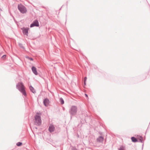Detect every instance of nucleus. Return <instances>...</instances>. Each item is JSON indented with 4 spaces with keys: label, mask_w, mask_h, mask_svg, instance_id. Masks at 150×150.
I'll use <instances>...</instances> for the list:
<instances>
[{
    "label": "nucleus",
    "mask_w": 150,
    "mask_h": 150,
    "mask_svg": "<svg viewBox=\"0 0 150 150\" xmlns=\"http://www.w3.org/2000/svg\"><path fill=\"white\" fill-rule=\"evenodd\" d=\"M40 115V114L37 113L35 116V119L34 120V123L35 125L38 126H39L41 125L42 121Z\"/></svg>",
    "instance_id": "obj_1"
},
{
    "label": "nucleus",
    "mask_w": 150,
    "mask_h": 150,
    "mask_svg": "<svg viewBox=\"0 0 150 150\" xmlns=\"http://www.w3.org/2000/svg\"><path fill=\"white\" fill-rule=\"evenodd\" d=\"M16 88L23 95L25 96H26V93L24 89V85L22 83H19L17 84Z\"/></svg>",
    "instance_id": "obj_2"
},
{
    "label": "nucleus",
    "mask_w": 150,
    "mask_h": 150,
    "mask_svg": "<svg viewBox=\"0 0 150 150\" xmlns=\"http://www.w3.org/2000/svg\"><path fill=\"white\" fill-rule=\"evenodd\" d=\"M77 108L76 106H72L69 111V112L70 115H75L77 113Z\"/></svg>",
    "instance_id": "obj_3"
},
{
    "label": "nucleus",
    "mask_w": 150,
    "mask_h": 150,
    "mask_svg": "<svg viewBox=\"0 0 150 150\" xmlns=\"http://www.w3.org/2000/svg\"><path fill=\"white\" fill-rule=\"evenodd\" d=\"M18 8L22 13H24L26 12L27 10L26 8L21 4L18 5Z\"/></svg>",
    "instance_id": "obj_4"
},
{
    "label": "nucleus",
    "mask_w": 150,
    "mask_h": 150,
    "mask_svg": "<svg viewBox=\"0 0 150 150\" xmlns=\"http://www.w3.org/2000/svg\"><path fill=\"white\" fill-rule=\"evenodd\" d=\"M21 29L23 30V33L24 35H26L27 36L28 35V31L29 30V28H21Z\"/></svg>",
    "instance_id": "obj_5"
},
{
    "label": "nucleus",
    "mask_w": 150,
    "mask_h": 150,
    "mask_svg": "<svg viewBox=\"0 0 150 150\" xmlns=\"http://www.w3.org/2000/svg\"><path fill=\"white\" fill-rule=\"evenodd\" d=\"M39 26V24L37 20H36L30 25V27L32 28L34 26Z\"/></svg>",
    "instance_id": "obj_6"
},
{
    "label": "nucleus",
    "mask_w": 150,
    "mask_h": 150,
    "mask_svg": "<svg viewBox=\"0 0 150 150\" xmlns=\"http://www.w3.org/2000/svg\"><path fill=\"white\" fill-rule=\"evenodd\" d=\"M55 128L52 125H50L49 127V130L50 132H53Z\"/></svg>",
    "instance_id": "obj_7"
},
{
    "label": "nucleus",
    "mask_w": 150,
    "mask_h": 150,
    "mask_svg": "<svg viewBox=\"0 0 150 150\" xmlns=\"http://www.w3.org/2000/svg\"><path fill=\"white\" fill-rule=\"evenodd\" d=\"M43 103L45 106H47L49 103V100L47 98L45 99L44 100Z\"/></svg>",
    "instance_id": "obj_8"
},
{
    "label": "nucleus",
    "mask_w": 150,
    "mask_h": 150,
    "mask_svg": "<svg viewBox=\"0 0 150 150\" xmlns=\"http://www.w3.org/2000/svg\"><path fill=\"white\" fill-rule=\"evenodd\" d=\"M33 72L35 75H38V73L36 70V68L34 67H33L32 68Z\"/></svg>",
    "instance_id": "obj_9"
},
{
    "label": "nucleus",
    "mask_w": 150,
    "mask_h": 150,
    "mask_svg": "<svg viewBox=\"0 0 150 150\" xmlns=\"http://www.w3.org/2000/svg\"><path fill=\"white\" fill-rule=\"evenodd\" d=\"M104 138L102 136H100L97 138V141L100 142H102Z\"/></svg>",
    "instance_id": "obj_10"
},
{
    "label": "nucleus",
    "mask_w": 150,
    "mask_h": 150,
    "mask_svg": "<svg viewBox=\"0 0 150 150\" xmlns=\"http://www.w3.org/2000/svg\"><path fill=\"white\" fill-rule=\"evenodd\" d=\"M30 90L33 93H35V91L34 90V88L31 86H30Z\"/></svg>",
    "instance_id": "obj_11"
},
{
    "label": "nucleus",
    "mask_w": 150,
    "mask_h": 150,
    "mask_svg": "<svg viewBox=\"0 0 150 150\" xmlns=\"http://www.w3.org/2000/svg\"><path fill=\"white\" fill-rule=\"evenodd\" d=\"M125 147L123 146H121L118 149V150H125Z\"/></svg>",
    "instance_id": "obj_12"
},
{
    "label": "nucleus",
    "mask_w": 150,
    "mask_h": 150,
    "mask_svg": "<svg viewBox=\"0 0 150 150\" xmlns=\"http://www.w3.org/2000/svg\"><path fill=\"white\" fill-rule=\"evenodd\" d=\"M131 139L132 141L133 142H137V139L134 137H132Z\"/></svg>",
    "instance_id": "obj_13"
},
{
    "label": "nucleus",
    "mask_w": 150,
    "mask_h": 150,
    "mask_svg": "<svg viewBox=\"0 0 150 150\" xmlns=\"http://www.w3.org/2000/svg\"><path fill=\"white\" fill-rule=\"evenodd\" d=\"M60 101L62 104H63L64 103V102L63 99L62 98H60Z\"/></svg>",
    "instance_id": "obj_14"
},
{
    "label": "nucleus",
    "mask_w": 150,
    "mask_h": 150,
    "mask_svg": "<svg viewBox=\"0 0 150 150\" xmlns=\"http://www.w3.org/2000/svg\"><path fill=\"white\" fill-rule=\"evenodd\" d=\"M142 141H143L142 137L140 136L139 138V142L142 143Z\"/></svg>",
    "instance_id": "obj_15"
},
{
    "label": "nucleus",
    "mask_w": 150,
    "mask_h": 150,
    "mask_svg": "<svg viewBox=\"0 0 150 150\" xmlns=\"http://www.w3.org/2000/svg\"><path fill=\"white\" fill-rule=\"evenodd\" d=\"M22 144V143L20 142H18L16 144L17 146H20Z\"/></svg>",
    "instance_id": "obj_16"
},
{
    "label": "nucleus",
    "mask_w": 150,
    "mask_h": 150,
    "mask_svg": "<svg viewBox=\"0 0 150 150\" xmlns=\"http://www.w3.org/2000/svg\"><path fill=\"white\" fill-rule=\"evenodd\" d=\"M86 80H85V79H84V84L85 85H86Z\"/></svg>",
    "instance_id": "obj_17"
},
{
    "label": "nucleus",
    "mask_w": 150,
    "mask_h": 150,
    "mask_svg": "<svg viewBox=\"0 0 150 150\" xmlns=\"http://www.w3.org/2000/svg\"><path fill=\"white\" fill-rule=\"evenodd\" d=\"M6 57V55H3V56L2 57V58H5Z\"/></svg>",
    "instance_id": "obj_18"
},
{
    "label": "nucleus",
    "mask_w": 150,
    "mask_h": 150,
    "mask_svg": "<svg viewBox=\"0 0 150 150\" xmlns=\"http://www.w3.org/2000/svg\"><path fill=\"white\" fill-rule=\"evenodd\" d=\"M29 59L30 60H31V61L33 60V59L32 58H29Z\"/></svg>",
    "instance_id": "obj_19"
},
{
    "label": "nucleus",
    "mask_w": 150,
    "mask_h": 150,
    "mask_svg": "<svg viewBox=\"0 0 150 150\" xmlns=\"http://www.w3.org/2000/svg\"><path fill=\"white\" fill-rule=\"evenodd\" d=\"M73 150H78L75 148H74L73 149Z\"/></svg>",
    "instance_id": "obj_20"
},
{
    "label": "nucleus",
    "mask_w": 150,
    "mask_h": 150,
    "mask_svg": "<svg viewBox=\"0 0 150 150\" xmlns=\"http://www.w3.org/2000/svg\"><path fill=\"white\" fill-rule=\"evenodd\" d=\"M85 96H86V97H88V95H87V94H85Z\"/></svg>",
    "instance_id": "obj_21"
},
{
    "label": "nucleus",
    "mask_w": 150,
    "mask_h": 150,
    "mask_svg": "<svg viewBox=\"0 0 150 150\" xmlns=\"http://www.w3.org/2000/svg\"><path fill=\"white\" fill-rule=\"evenodd\" d=\"M84 79L86 80H87V77H85Z\"/></svg>",
    "instance_id": "obj_22"
}]
</instances>
